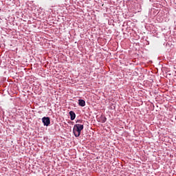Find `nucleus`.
Segmentation results:
<instances>
[{"label": "nucleus", "instance_id": "f257e3e1", "mask_svg": "<svg viewBox=\"0 0 176 176\" xmlns=\"http://www.w3.org/2000/svg\"><path fill=\"white\" fill-rule=\"evenodd\" d=\"M84 126L83 124H76L74 125L73 129V133L75 137H79L80 135V131L83 130Z\"/></svg>", "mask_w": 176, "mask_h": 176}, {"label": "nucleus", "instance_id": "20e7f679", "mask_svg": "<svg viewBox=\"0 0 176 176\" xmlns=\"http://www.w3.org/2000/svg\"><path fill=\"white\" fill-rule=\"evenodd\" d=\"M78 105H80V107H85L86 102L84 100L80 99L78 100Z\"/></svg>", "mask_w": 176, "mask_h": 176}, {"label": "nucleus", "instance_id": "39448f33", "mask_svg": "<svg viewBox=\"0 0 176 176\" xmlns=\"http://www.w3.org/2000/svg\"><path fill=\"white\" fill-rule=\"evenodd\" d=\"M83 121L82 120H78L76 123H82Z\"/></svg>", "mask_w": 176, "mask_h": 176}, {"label": "nucleus", "instance_id": "7ed1b4c3", "mask_svg": "<svg viewBox=\"0 0 176 176\" xmlns=\"http://www.w3.org/2000/svg\"><path fill=\"white\" fill-rule=\"evenodd\" d=\"M69 116L71 120H75V118H76V114L73 111H69Z\"/></svg>", "mask_w": 176, "mask_h": 176}, {"label": "nucleus", "instance_id": "f03ea898", "mask_svg": "<svg viewBox=\"0 0 176 176\" xmlns=\"http://www.w3.org/2000/svg\"><path fill=\"white\" fill-rule=\"evenodd\" d=\"M42 122L44 126H49L50 124V118L49 117H43L42 118Z\"/></svg>", "mask_w": 176, "mask_h": 176}]
</instances>
